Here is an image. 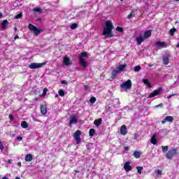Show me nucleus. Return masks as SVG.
<instances>
[{"label":"nucleus","mask_w":179,"mask_h":179,"mask_svg":"<svg viewBox=\"0 0 179 179\" xmlns=\"http://www.w3.org/2000/svg\"><path fill=\"white\" fill-rule=\"evenodd\" d=\"M106 28L103 29V36H105L106 38L114 37V34H113V29H114V26L113 25V22L111 21L108 20L105 22Z\"/></svg>","instance_id":"nucleus-1"},{"label":"nucleus","mask_w":179,"mask_h":179,"mask_svg":"<svg viewBox=\"0 0 179 179\" xmlns=\"http://www.w3.org/2000/svg\"><path fill=\"white\" fill-rule=\"evenodd\" d=\"M87 57H89V55L86 52H81L78 56L80 65L83 68H86V66H87V63L85 61V59L83 58H87Z\"/></svg>","instance_id":"nucleus-2"},{"label":"nucleus","mask_w":179,"mask_h":179,"mask_svg":"<svg viewBox=\"0 0 179 179\" xmlns=\"http://www.w3.org/2000/svg\"><path fill=\"white\" fill-rule=\"evenodd\" d=\"M177 152H178L177 148H173L169 150L166 154V159H169V160H173V157L177 155Z\"/></svg>","instance_id":"nucleus-3"},{"label":"nucleus","mask_w":179,"mask_h":179,"mask_svg":"<svg viewBox=\"0 0 179 179\" xmlns=\"http://www.w3.org/2000/svg\"><path fill=\"white\" fill-rule=\"evenodd\" d=\"M28 27L31 31H33L34 36H38L40 33H41V29L37 28V27L34 26L33 24H29Z\"/></svg>","instance_id":"nucleus-4"},{"label":"nucleus","mask_w":179,"mask_h":179,"mask_svg":"<svg viewBox=\"0 0 179 179\" xmlns=\"http://www.w3.org/2000/svg\"><path fill=\"white\" fill-rule=\"evenodd\" d=\"M44 65H47V62L43 63H31L29 66L30 69H38V68H43Z\"/></svg>","instance_id":"nucleus-5"},{"label":"nucleus","mask_w":179,"mask_h":179,"mask_svg":"<svg viewBox=\"0 0 179 179\" xmlns=\"http://www.w3.org/2000/svg\"><path fill=\"white\" fill-rule=\"evenodd\" d=\"M163 92V87H159L157 90H154L152 92L150 93L148 95L149 99H152V97H156V96H159Z\"/></svg>","instance_id":"nucleus-6"},{"label":"nucleus","mask_w":179,"mask_h":179,"mask_svg":"<svg viewBox=\"0 0 179 179\" xmlns=\"http://www.w3.org/2000/svg\"><path fill=\"white\" fill-rule=\"evenodd\" d=\"M121 89H126L128 90L132 87V81L131 80H127L125 83L120 85Z\"/></svg>","instance_id":"nucleus-7"},{"label":"nucleus","mask_w":179,"mask_h":179,"mask_svg":"<svg viewBox=\"0 0 179 179\" xmlns=\"http://www.w3.org/2000/svg\"><path fill=\"white\" fill-rule=\"evenodd\" d=\"M80 135H82V131H80V130H77L73 134V138L77 145H79L80 143Z\"/></svg>","instance_id":"nucleus-8"},{"label":"nucleus","mask_w":179,"mask_h":179,"mask_svg":"<svg viewBox=\"0 0 179 179\" xmlns=\"http://www.w3.org/2000/svg\"><path fill=\"white\" fill-rule=\"evenodd\" d=\"M174 121V117L173 116H166L162 121V124H165L166 122H173Z\"/></svg>","instance_id":"nucleus-9"},{"label":"nucleus","mask_w":179,"mask_h":179,"mask_svg":"<svg viewBox=\"0 0 179 179\" xmlns=\"http://www.w3.org/2000/svg\"><path fill=\"white\" fill-rule=\"evenodd\" d=\"M124 169L127 173L129 171H131L132 170V166H131V162H127L124 165Z\"/></svg>","instance_id":"nucleus-10"},{"label":"nucleus","mask_w":179,"mask_h":179,"mask_svg":"<svg viewBox=\"0 0 179 179\" xmlns=\"http://www.w3.org/2000/svg\"><path fill=\"white\" fill-rule=\"evenodd\" d=\"M170 55L166 54L163 56V63L164 65H169V63L170 62Z\"/></svg>","instance_id":"nucleus-11"},{"label":"nucleus","mask_w":179,"mask_h":179,"mask_svg":"<svg viewBox=\"0 0 179 179\" xmlns=\"http://www.w3.org/2000/svg\"><path fill=\"white\" fill-rule=\"evenodd\" d=\"M136 41H137V45H141L143 41H145V38L142 36V35H140L137 37H136Z\"/></svg>","instance_id":"nucleus-12"},{"label":"nucleus","mask_w":179,"mask_h":179,"mask_svg":"<svg viewBox=\"0 0 179 179\" xmlns=\"http://www.w3.org/2000/svg\"><path fill=\"white\" fill-rule=\"evenodd\" d=\"M120 134L122 135H127L128 134V129H127V126L123 124L120 128Z\"/></svg>","instance_id":"nucleus-13"},{"label":"nucleus","mask_w":179,"mask_h":179,"mask_svg":"<svg viewBox=\"0 0 179 179\" xmlns=\"http://www.w3.org/2000/svg\"><path fill=\"white\" fill-rule=\"evenodd\" d=\"M41 113L43 114V115L47 114V106L41 104Z\"/></svg>","instance_id":"nucleus-14"},{"label":"nucleus","mask_w":179,"mask_h":179,"mask_svg":"<svg viewBox=\"0 0 179 179\" xmlns=\"http://www.w3.org/2000/svg\"><path fill=\"white\" fill-rule=\"evenodd\" d=\"M9 24V21L8 20H3L1 22V27L3 30H5L6 29V26Z\"/></svg>","instance_id":"nucleus-15"},{"label":"nucleus","mask_w":179,"mask_h":179,"mask_svg":"<svg viewBox=\"0 0 179 179\" xmlns=\"http://www.w3.org/2000/svg\"><path fill=\"white\" fill-rule=\"evenodd\" d=\"M150 36H152V30H148L144 32L143 37L146 40V38H149Z\"/></svg>","instance_id":"nucleus-16"},{"label":"nucleus","mask_w":179,"mask_h":179,"mask_svg":"<svg viewBox=\"0 0 179 179\" xmlns=\"http://www.w3.org/2000/svg\"><path fill=\"white\" fill-rule=\"evenodd\" d=\"M72 124H78V118H76V116H72L70 118L69 125H72Z\"/></svg>","instance_id":"nucleus-17"},{"label":"nucleus","mask_w":179,"mask_h":179,"mask_svg":"<svg viewBox=\"0 0 179 179\" xmlns=\"http://www.w3.org/2000/svg\"><path fill=\"white\" fill-rule=\"evenodd\" d=\"M102 123H103L102 118H99L94 121V125H96V127H100V125H101Z\"/></svg>","instance_id":"nucleus-18"},{"label":"nucleus","mask_w":179,"mask_h":179,"mask_svg":"<svg viewBox=\"0 0 179 179\" xmlns=\"http://www.w3.org/2000/svg\"><path fill=\"white\" fill-rule=\"evenodd\" d=\"M127 64H120L119 65L117 69H118L119 72H122L127 68Z\"/></svg>","instance_id":"nucleus-19"},{"label":"nucleus","mask_w":179,"mask_h":179,"mask_svg":"<svg viewBox=\"0 0 179 179\" xmlns=\"http://www.w3.org/2000/svg\"><path fill=\"white\" fill-rule=\"evenodd\" d=\"M63 62H64V65H71V59H69V57H64L63 59Z\"/></svg>","instance_id":"nucleus-20"},{"label":"nucleus","mask_w":179,"mask_h":179,"mask_svg":"<svg viewBox=\"0 0 179 179\" xmlns=\"http://www.w3.org/2000/svg\"><path fill=\"white\" fill-rule=\"evenodd\" d=\"M119 73H120V71L118 70H113L112 71V78L114 79L115 78H117V75H119Z\"/></svg>","instance_id":"nucleus-21"},{"label":"nucleus","mask_w":179,"mask_h":179,"mask_svg":"<svg viewBox=\"0 0 179 179\" xmlns=\"http://www.w3.org/2000/svg\"><path fill=\"white\" fill-rule=\"evenodd\" d=\"M33 160V155L31 154H27L25 157V161L31 162Z\"/></svg>","instance_id":"nucleus-22"},{"label":"nucleus","mask_w":179,"mask_h":179,"mask_svg":"<svg viewBox=\"0 0 179 179\" xmlns=\"http://www.w3.org/2000/svg\"><path fill=\"white\" fill-rule=\"evenodd\" d=\"M21 127H22V128H24V129H27V128H29V124H27V122L22 121L21 122Z\"/></svg>","instance_id":"nucleus-23"},{"label":"nucleus","mask_w":179,"mask_h":179,"mask_svg":"<svg viewBox=\"0 0 179 179\" xmlns=\"http://www.w3.org/2000/svg\"><path fill=\"white\" fill-rule=\"evenodd\" d=\"M155 45H157V47L166 48V43L164 42L157 41L156 42Z\"/></svg>","instance_id":"nucleus-24"},{"label":"nucleus","mask_w":179,"mask_h":179,"mask_svg":"<svg viewBox=\"0 0 179 179\" xmlns=\"http://www.w3.org/2000/svg\"><path fill=\"white\" fill-rule=\"evenodd\" d=\"M134 157L136 159H139L141 157V152L139 151H134Z\"/></svg>","instance_id":"nucleus-25"},{"label":"nucleus","mask_w":179,"mask_h":179,"mask_svg":"<svg viewBox=\"0 0 179 179\" xmlns=\"http://www.w3.org/2000/svg\"><path fill=\"white\" fill-rule=\"evenodd\" d=\"M94 134H96V130L94 129H91L89 131L90 136H91V138L94 136Z\"/></svg>","instance_id":"nucleus-26"},{"label":"nucleus","mask_w":179,"mask_h":179,"mask_svg":"<svg viewBox=\"0 0 179 179\" xmlns=\"http://www.w3.org/2000/svg\"><path fill=\"white\" fill-rule=\"evenodd\" d=\"M143 83H144V85H146L147 86H148V87H152V85H150V83L148 79L143 80Z\"/></svg>","instance_id":"nucleus-27"},{"label":"nucleus","mask_w":179,"mask_h":179,"mask_svg":"<svg viewBox=\"0 0 179 179\" xmlns=\"http://www.w3.org/2000/svg\"><path fill=\"white\" fill-rule=\"evenodd\" d=\"M176 31H177V29L176 28L171 29L169 31V35L171 36H174V33H176Z\"/></svg>","instance_id":"nucleus-28"},{"label":"nucleus","mask_w":179,"mask_h":179,"mask_svg":"<svg viewBox=\"0 0 179 179\" xmlns=\"http://www.w3.org/2000/svg\"><path fill=\"white\" fill-rule=\"evenodd\" d=\"M58 93L59 96H60L61 97H64V96H65V91H64V90H59Z\"/></svg>","instance_id":"nucleus-29"},{"label":"nucleus","mask_w":179,"mask_h":179,"mask_svg":"<svg viewBox=\"0 0 179 179\" xmlns=\"http://www.w3.org/2000/svg\"><path fill=\"white\" fill-rule=\"evenodd\" d=\"M142 69V66H136L134 68V72H139V71H141Z\"/></svg>","instance_id":"nucleus-30"},{"label":"nucleus","mask_w":179,"mask_h":179,"mask_svg":"<svg viewBox=\"0 0 179 179\" xmlns=\"http://www.w3.org/2000/svg\"><path fill=\"white\" fill-rule=\"evenodd\" d=\"M137 173L138 174H142V170H143V166H137Z\"/></svg>","instance_id":"nucleus-31"},{"label":"nucleus","mask_w":179,"mask_h":179,"mask_svg":"<svg viewBox=\"0 0 179 179\" xmlns=\"http://www.w3.org/2000/svg\"><path fill=\"white\" fill-rule=\"evenodd\" d=\"M47 92H48V89L47 87H45L43 89V94L41 95V97H43L44 96H46L47 95Z\"/></svg>","instance_id":"nucleus-32"},{"label":"nucleus","mask_w":179,"mask_h":179,"mask_svg":"<svg viewBox=\"0 0 179 179\" xmlns=\"http://www.w3.org/2000/svg\"><path fill=\"white\" fill-rule=\"evenodd\" d=\"M34 12H38L39 13H41V12H43V10H41V8L36 7L35 8L33 9Z\"/></svg>","instance_id":"nucleus-33"},{"label":"nucleus","mask_w":179,"mask_h":179,"mask_svg":"<svg viewBox=\"0 0 179 179\" xmlns=\"http://www.w3.org/2000/svg\"><path fill=\"white\" fill-rule=\"evenodd\" d=\"M71 30H75V29H78V24L73 23L71 25Z\"/></svg>","instance_id":"nucleus-34"},{"label":"nucleus","mask_w":179,"mask_h":179,"mask_svg":"<svg viewBox=\"0 0 179 179\" xmlns=\"http://www.w3.org/2000/svg\"><path fill=\"white\" fill-rule=\"evenodd\" d=\"M96 97L92 96L90 99V103H91L92 104H94V103H96Z\"/></svg>","instance_id":"nucleus-35"},{"label":"nucleus","mask_w":179,"mask_h":179,"mask_svg":"<svg viewBox=\"0 0 179 179\" xmlns=\"http://www.w3.org/2000/svg\"><path fill=\"white\" fill-rule=\"evenodd\" d=\"M151 143H152V145H156V143H157V140L155 138V135L151 138Z\"/></svg>","instance_id":"nucleus-36"},{"label":"nucleus","mask_w":179,"mask_h":179,"mask_svg":"<svg viewBox=\"0 0 179 179\" xmlns=\"http://www.w3.org/2000/svg\"><path fill=\"white\" fill-rule=\"evenodd\" d=\"M116 30L120 33H122V31H124V28L122 27H117Z\"/></svg>","instance_id":"nucleus-37"},{"label":"nucleus","mask_w":179,"mask_h":179,"mask_svg":"<svg viewBox=\"0 0 179 179\" xmlns=\"http://www.w3.org/2000/svg\"><path fill=\"white\" fill-rule=\"evenodd\" d=\"M162 152H167V150H169V146L166 145V146H162Z\"/></svg>","instance_id":"nucleus-38"},{"label":"nucleus","mask_w":179,"mask_h":179,"mask_svg":"<svg viewBox=\"0 0 179 179\" xmlns=\"http://www.w3.org/2000/svg\"><path fill=\"white\" fill-rule=\"evenodd\" d=\"M23 16V14L19 13L17 15L15 16V19H22V17Z\"/></svg>","instance_id":"nucleus-39"},{"label":"nucleus","mask_w":179,"mask_h":179,"mask_svg":"<svg viewBox=\"0 0 179 179\" xmlns=\"http://www.w3.org/2000/svg\"><path fill=\"white\" fill-rule=\"evenodd\" d=\"M155 174H157V176H162V171L157 169L155 171Z\"/></svg>","instance_id":"nucleus-40"},{"label":"nucleus","mask_w":179,"mask_h":179,"mask_svg":"<svg viewBox=\"0 0 179 179\" xmlns=\"http://www.w3.org/2000/svg\"><path fill=\"white\" fill-rule=\"evenodd\" d=\"M174 96H177V94H171L170 95H169L167 96L168 100H170V99H171V97H173Z\"/></svg>","instance_id":"nucleus-41"},{"label":"nucleus","mask_w":179,"mask_h":179,"mask_svg":"<svg viewBox=\"0 0 179 179\" xmlns=\"http://www.w3.org/2000/svg\"><path fill=\"white\" fill-rule=\"evenodd\" d=\"M3 149H5V147L3 146L2 141H0V150H3Z\"/></svg>","instance_id":"nucleus-42"},{"label":"nucleus","mask_w":179,"mask_h":179,"mask_svg":"<svg viewBox=\"0 0 179 179\" xmlns=\"http://www.w3.org/2000/svg\"><path fill=\"white\" fill-rule=\"evenodd\" d=\"M8 118L10 120V121H13V114H10L8 115Z\"/></svg>","instance_id":"nucleus-43"},{"label":"nucleus","mask_w":179,"mask_h":179,"mask_svg":"<svg viewBox=\"0 0 179 179\" xmlns=\"http://www.w3.org/2000/svg\"><path fill=\"white\" fill-rule=\"evenodd\" d=\"M17 141H23V137H22V136H17Z\"/></svg>","instance_id":"nucleus-44"},{"label":"nucleus","mask_w":179,"mask_h":179,"mask_svg":"<svg viewBox=\"0 0 179 179\" xmlns=\"http://www.w3.org/2000/svg\"><path fill=\"white\" fill-rule=\"evenodd\" d=\"M132 15H133V13H131L130 14H129L128 16H127V19H131L132 18Z\"/></svg>","instance_id":"nucleus-45"},{"label":"nucleus","mask_w":179,"mask_h":179,"mask_svg":"<svg viewBox=\"0 0 179 179\" xmlns=\"http://www.w3.org/2000/svg\"><path fill=\"white\" fill-rule=\"evenodd\" d=\"M62 85H68V83L66 82V80H62Z\"/></svg>","instance_id":"nucleus-46"},{"label":"nucleus","mask_w":179,"mask_h":179,"mask_svg":"<svg viewBox=\"0 0 179 179\" xmlns=\"http://www.w3.org/2000/svg\"><path fill=\"white\" fill-rule=\"evenodd\" d=\"M85 90H89V85H84Z\"/></svg>","instance_id":"nucleus-47"},{"label":"nucleus","mask_w":179,"mask_h":179,"mask_svg":"<svg viewBox=\"0 0 179 179\" xmlns=\"http://www.w3.org/2000/svg\"><path fill=\"white\" fill-rule=\"evenodd\" d=\"M157 107L162 108L163 107V103H159V105L157 106Z\"/></svg>","instance_id":"nucleus-48"},{"label":"nucleus","mask_w":179,"mask_h":179,"mask_svg":"<svg viewBox=\"0 0 179 179\" xmlns=\"http://www.w3.org/2000/svg\"><path fill=\"white\" fill-rule=\"evenodd\" d=\"M17 38H19V36L15 35V37H14V39H15V40H17Z\"/></svg>","instance_id":"nucleus-49"},{"label":"nucleus","mask_w":179,"mask_h":179,"mask_svg":"<svg viewBox=\"0 0 179 179\" xmlns=\"http://www.w3.org/2000/svg\"><path fill=\"white\" fill-rule=\"evenodd\" d=\"M17 166H19V167H22V162H18Z\"/></svg>","instance_id":"nucleus-50"},{"label":"nucleus","mask_w":179,"mask_h":179,"mask_svg":"<svg viewBox=\"0 0 179 179\" xmlns=\"http://www.w3.org/2000/svg\"><path fill=\"white\" fill-rule=\"evenodd\" d=\"M153 65H154V64H148V66H149L150 68H152V66H153Z\"/></svg>","instance_id":"nucleus-51"},{"label":"nucleus","mask_w":179,"mask_h":179,"mask_svg":"<svg viewBox=\"0 0 179 179\" xmlns=\"http://www.w3.org/2000/svg\"><path fill=\"white\" fill-rule=\"evenodd\" d=\"M124 150H129V147H124Z\"/></svg>","instance_id":"nucleus-52"},{"label":"nucleus","mask_w":179,"mask_h":179,"mask_svg":"<svg viewBox=\"0 0 179 179\" xmlns=\"http://www.w3.org/2000/svg\"><path fill=\"white\" fill-rule=\"evenodd\" d=\"M8 163H9V164H12V159H9Z\"/></svg>","instance_id":"nucleus-53"},{"label":"nucleus","mask_w":179,"mask_h":179,"mask_svg":"<svg viewBox=\"0 0 179 179\" xmlns=\"http://www.w3.org/2000/svg\"><path fill=\"white\" fill-rule=\"evenodd\" d=\"M34 101H38V98H35V99H34Z\"/></svg>","instance_id":"nucleus-54"},{"label":"nucleus","mask_w":179,"mask_h":179,"mask_svg":"<svg viewBox=\"0 0 179 179\" xmlns=\"http://www.w3.org/2000/svg\"><path fill=\"white\" fill-rule=\"evenodd\" d=\"M2 16H3V14L2 13H0V19L1 17H2Z\"/></svg>","instance_id":"nucleus-55"},{"label":"nucleus","mask_w":179,"mask_h":179,"mask_svg":"<svg viewBox=\"0 0 179 179\" xmlns=\"http://www.w3.org/2000/svg\"><path fill=\"white\" fill-rule=\"evenodd\" d=\"M14 30H15V31H17V27H15Z\"/></svg>","instance_id":"nucleus-56"},{"label":"nucleus","mask_w":179,"mask_h":179,"mask_svg":"<svg viewBox=\"0 0 179 179\" xmlns=\"http://www.w3.org/2000/svg\"><path fill=\"white\" fill-rule=\"evenodd\" d=\"M2 179H9V178H8L7 177L4 176V177L2 178Z\"/></svg>","instance_id":"nucleus-57"},{"label":"nucleus","mask_w":179,"mask_h":179,"mask_svg":"<svg viewBox=\"0 0 179 179\" xmlns=\"http://www.w3.org/2000/svg\"><path fill=\"white\" fill-rule=\"evenodd\" d=\"M75 173H79V171H75Z\"/></svg>","instance_id":"nucleus-58"},{"label":"nucleus","mask_w":179,"mask_h":179,"mask_svg":"<svg viewBox=\"0 0 179 179\" xmlns=\"http://www.w3.org/2000/svg\"><path fill=\"white\" fill-rule=\"evenodd\" d=\"M174 1H176V2H178L179 0H174Z\"/></svg>","instance_id":"nucleus-59"},{"label":"nucleus","mask_w":179,"mask_h":179,"mask_svg":"<svg viewBox=\"0 0 179 179\" xmlns=\"http://www.w3.org/2000/svg\"><path fill=\"white\" fill-rule=\"evenodd\" d=\"M55 97H58V94H56V95H55Z\"/></svg>","instance_id":"nucleus-60"},{"label":"nucleus","mask_w":179,"mask_h":179,"mask_svg":"<svg viewBox=\"0 0 179 179\" xmlns=\"http://www.w3.org/2000/svg\"><path fill=\"white\" fill-rule=\"evenodd\" d=\"M120 1H124V0H120Z\"/></svg>","instance_id":"nucleus-61"}]
</instances>
